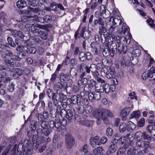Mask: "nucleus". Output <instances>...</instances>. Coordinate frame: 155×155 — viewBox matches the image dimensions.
Masks as SVG:
<instances>
[{"label":"nucleus","mask_w":155,"mask_h":155,"mask_svg":"<svg viewBox=\"0 0 155 155\" xmlns=\"http://www.w3.org/2000/svg\"><path fill=\"white\" fill-rule=\"evenodd\" d=\"M129 30L126 25L123 23L122 27L120 33H123L124 35H125L126 33L127 34L126 35L125 37H122L119 35H117L116 37L117 43L118 45V50L120 54H125L127 50V47L125 46L124 44L125 43V40L126 43L127 44H129L130 43L131 37L129 32Z\"/></svg>","instance_id":"1"},{"label":"nucleus","mask_w":155,"mask_h":155,"mask_svg":"<svg viewBox=\"0 0 155 155\" xmlns=\"http://www.w3.org/2000/svg\"><path fill=\"white\" fill-rule=\"evenodd\" d=\"M94 117L97 119L96 122L97 124L101 123V120L102 119L104 124H107L109 123L108 118L114 117L113 113L108 109L106 108H99L94 110L92 112Z\"/></svg>","instance_id":"2"},{"label":"nucleus","mask_w":155,"mask_h":155,"mask_svg":"<svg viewBox=\"0 0 155 155\" xmlns=\"http://www.w3.org/2000/svg\"><path fill=\"white\" fill-rule=\"evenodd\" d=\"M116 37L114 35L112 34L111 37L109 36L105 38V43L107 48L110 51H112L113 52L117 49V45L116 44L113 43L114 39L115 40Z\"/></svg>","instance_id":"3"},{"label":"nucleus","mask_w":155,"mask_h":155,"mask_svg":"<svg viewBox=\"0 0 155 155\" xmlns=\"http://www.w3.org/2000/svg\"><path fill=\"white\" fill-rule=\"evenodd\" d=\"M32 145V141L30 139H25L24 142L23 153L26 155H31Z\"/></svg>","instance_id":"4"},{"label":"nucleus","mask_w":155,"mask_h":155,"mask_svg":"<svg viewBox=\"0 0 155 155\" xmlns=\"http://www.w3.org/2000/svg\"><path fill=\"white\" fill-rule=\"evenodd\" d=\"M65 143L67 147L69 149L72 148L74 144L73 137L70 134H67L65 136Z\"/></svg>","instance_id":"5"},{"label":"nucleus","mask_w":155,"mask_h":155,"mask_svg":"<svg viewBox=\"0 0 155 155\" xmlns=\"http://www.w3.org/2000/svg\"><path fill=\"white\" fill-rule=\"evenodd\" d=\"M136 136L137 138H139V140H151L150 136L147 134L146 132H144L141 133L140 132H138L136 133Z\"/></svg>","instance_id":"6"},{"label":"nucleus","mask_w":155,"mask_h":155,"mask_svg":"<svg viewBox=\"0 0 155 155\" xmlns=\"http://www.w3.org/2000/svg\"><path fill=\"white\" fill-rule=\"evenodd\" d=\"M92 66H94V64L91 65L90 68H89L85 64L83 63L80 65H78V68L80 70L81 72V71H85L87 73H89L90 71L92 72H94L92 70H91Z\"/></svg>","instance_id":"7"},{"label":"nucleus","mask_w":155,"mask_h":155,"mask_svg":"<svg viewBox=\"0 0 155 155\" xmlns=\"http://www.w3.org/2000/svg\"><path fill=\"white\" fill-rule=\"evenodd\" d=\"M118 141V139L117 138L116 135L114 140L110 142L109 148L108 150L115 153L117 148V143Z\"/></svg>","instance_id":"8"},{"label":"nucleus","mask_w":155,"mask_h":155,"mask_svg":"<svg viewBox=\"0 0 155 155\" xmlns=\"http://www.w3.org/2000/svg\"><path fill=\"white\" fill-rule=\"evenodd\" d=\"M132 136L130 134H127L126 137H122L119 138L117 137V138L118 139V140L121 142L122 144L126 143H127L128 141H132V140L134 139V137H132V139H130V138H131Z\"/></svg>","instance_id":"9"},{"label":"nucleus","mask_w":155,"mask_h":155,"mask_svg":"<svg viewBox=\"0 0 155 155\" xmlns=\"http://www.w3.org/2000/svg\"><path fill=\"white\" fill-rule=\"evenodd\" d=\"M86 27H83L81 31V35L80 36H83V37L85 39H87L89 37L90 35L89 32L86 30Z\"/></svg>","instance_id":"10"},{"label":"nucleus","mask_w":155,"mask_h":155,"mask_svg":"<svg viewBox=\"0 0 155 155\" xmlns=\"http://www.w3.org/2000/svg\"><path fill=\"white\" fill-rule=\"evenodd\" d=\"M106 76L108 79H111L115 77V70L113 68H109L107 69L106 72Z\"/></svg>","instance_id":"11"},{"label":"nucleus","mask_w":155,"mask_h":155,"mask_svg":"<svg viewBox=\"0 0 155 155\" xmlns=\"http://www.w3.org/2000/svg\"><path fill=\"white\" fill-rule=\"evenodd\" d=\"M49 116V115L48 112L47 111H44L42 114H38V118L39 121H42L43 120L48 119Z\"/></svg>","instance_id":"12"},{"label":"nucleus","mask_w":155,"mask_h":155,"mask_svg":"<svg viewBox=\"0 0 155 155\" xmlns=\"http://www.w3.org/2000/svg\"><path fill=\"white\" fill-rule=\"evenodd\" d=\"M16 50L21 54V57L23 58L24 57L25 54L27 52L28 48L27 47L21 45L19 46L17 48Z\"/></svg>","instance_id":"13"},{"label":"nucleus","mask_w":155,"mask_h":155,"mask_svg":"<svg viewBox=\"0 0 155 155\" xmlns=\"http://www.w3.org/2000/svg\"><path fill=\"white\" fill-rule=\"evenodd\" d=\"M129 108H124L121 110L120 115L122 117V119L123 120H126V117L129 114Z\"/></svg>","instance_id":"14"},{"label":"nucleus","mask_w":155,"mask_h":155,"mask_svg":"<svg viewBox=\"0 0 155 155\" xmlns=\"http://www.w3.org/2000/svg\"><path fill=\"white\" fill-rule=\"evenodd\" d=\"M123 61L125 63V66H129L132 63L133 64H135L138 62V61L136 58H132V61H131L130 60H128L127 59H124Z\"/></svg>","instance_id":"15"},{"label":"nucleus","mask_w":155,"mask_h":155,"mask_svg":"<svg viewBox=\"0 0 155 155\" xmlns=\"http://www.w3.org/2000/svg\"><path fill=\"white\" fill-rule=\"evenodd\" d=\"M75 114V112L74 109L68 110L66 111V117L68 120H70Z\"/></svg>","instance_id":"16"},{"label":"nucleus","mask_w":155,"mask_h":155,"mask_svg":"<svg viewBox=\"0 0 155 155\" xmlns=\"http://www.w3.org/2000/svg\"><path fill=\"white\" fill-rule=\"evenodd\" d=\"M149 144L148 142L147 141H143L142 140L138 141L136 143V145L137 147H148Z\"/></svg>","instance_id":"17"},{"label":"nucleus","mask_w":155,"mask_h":155,"mask_svg":"<svg viewBox=\"0 0 155 155\" xmlns=\"http://www.w3.org/2000/svg\"><path fill=\"white\" fill-rule=\"evenodd\" d=\"M27 4L25 1L22 0H19L16 2L17 7L20 9H22L26 6Z\"/></svg>","instance_id":"18"},{"label":"nucleus","mask_w":155,"mask_h":155,"mask_svg":"<svg viewBox=\"0 0 155 155\" xmlns=\"http://www.w3.org/2000/svg\"><path fill=\"white\" fill-rule=\"evenodd\" d=\"M8 78L5 71H3L0 72V82L3 81L5 82L8 80Z\"/></svg>","instance_id":"19"},{"label":"nucleus","mask_w":155,"mask_h":155,"mask_svg":"<svg viewBox=\"0 0 155 155\" xmlns=\"http://www.w3.org/2000/svg\"><path fill=\"white\" fill-rule=\"evenodd\" d=\"M149 78L150 81L155 80V68L153 69L152 67L150 69V71H149Z\"/></svg>","instance_id":"20"},{"label":"nucleus","mask_w":155,"mask_h":155,"mask_svg":"<svg viewBox=\"0 0 155 155\" xmlns=\"http://www.w3.org/2000/svg\"><path fill=\"white\" fill-rule=\"evenodd\" d=\"M38 36L42 39L46 40L48 37V33L43 31H41L38 33Z\"/></svg>","instance_id":"21"},{"label":"nucleus","mask_w":155,"mask_h":155,"mask_svg":"<svg viewBox=\"0 0 155 155\" xmlns=\"http://www.w3.org/2000/svg\"><path fill=\"white\" fill-rule=\"evenodd\" d=\"M93 152L95 155H101L103 153V149L102 147H99L94 149Z\"/></svg>","instance_id":"22"},{"label":"nucleus","mask_w":155,"mask_h":155,"mask_svg":"<svg viewBox=\"0 0 155 155\" xmlns=\"http://www.w3.org/2000/svg\"><path fill=\"white\" fill-rule=\"evenodd\" d=\"M101 15L104 18H107L110 16V12L106 9H104L102 10L101 9Z\"/></svg>","instance_id":"23"},{"label":"nucleus","mask_w":155,"mask_h":155,"mask_svg":"<svg viewBox=\"0 0 155 155\" xmlns=\"http://www.w3.org/2000/svg\"><path fill=\"white\" fill-rule=\"evenodd\" d=\"M103 86L99 82L96 83L95 87L96 91L99 92L100 93L103 92Z\"/></svg>","instance_id":"24"},{"label":"nucleus","mask_w":155,"mask_h":155,"mask_svg":"<svg viewBox=\"0 0 155 155\" xmlns=\"http://www.w3.org/2000/svg\"><path fill=\"white\" fill-rule=\"evenodd\" d=\"M137 153L138 151L134 147L130 148L127 151V154L128 155H134Z\"/></svg>","instance_id":"25"},{"label":"nucleus","mask_w":155,"mask_h":155,"mask_svg":"<svg viewBox=\"0 0 155 155\" xmlns=\"http://www.w3.org/2000/svg\"><path fill=\"white\" fill-rule=\"evenodd\" d=\"M136 127V125L131 121H129L127 124V130L128 131L133 130Z\"/></svg>","instance_id":"26"},{"label":"nucleus","mask_w":155,"mask_h":155,"mask_svg":"<svg viewBox=\"0 0 155 155\" xmlns=\"http://www.w3.org/2000/svg\"><path fill=\"white\" fill-rule=\"evenodd\" d=\"M34 138H33L32 140L31 139H30L32 141H33L34 146L35 148H36V149H37L41 145V143H42V141H41L40 140L38 139L37 140L35 141V140H34Z\"/></svg>","instance_id":"27"},{"label":"nucleus","mask_w":155,"mask_h":155,"mask_svg":"<svg viewBox=\"0 0 155 155\" xmlns=\"http://www.w3.org/2000/svg\"><path fill=\"white\" fill-rule=\"evenodd\" d=\"M15 72L12 74V77L16 78V74L18 76L22 75L23 73V71L21 69L17 68L15 70Z\"/></svg>","instance_id":"28"},{"label":"nucleus","mask_w":155,"mask_h":155,"mask_svg":"<svg viewBox=\"0 0 155 155\" xmlns=\"http://www.w3.org/2000/svg\"><path fill=\"white\" fill-rule=\"evenodd\" d=\"M40 10L38 8H30L27 10V13L29 14L30 12H33L35 13H37L40 11Z\"/></svg>","instance_id":"29"},{"label":"nucleus","mask_w":155,"mask_h":155,"mask_svg":"<svg viewBox=\"0 0 155 155\" xmlns=\"http://www.w3.org/2000/svg\"><path fill=\"white\" fill-rule=\"evenodd\" d=\"M32 17L35 18L36 21L42 23L45 22V17H38L37 15H35Z\"/></svg>","instance_id":"30"},{"label":"nucleus","mask_w":155,"mask_h":155,"mask_svg":"<svg viewBox=\"0 0 155 155\" xmlns=\"http://www.w3.org/2000/svg\"><path fill=\"white\" fill-rule=\"evenodd\" d=\"M140 115V113L139 110L134 111L130 114L132 118H138Z\"/></svg>","instance_id":"31"},{"label":"nucleus","mask_w":155,"mask_h":155,"mask_svg":"<svg viewBox=\"0 0 155 155\" xmlns=\"http://www.w3.org/2000/svg\"><path fill=\"white\" fill-rule=\"evenodd\" d=\"M88 79L86 78H82L78 81V84L80 86H83L87 83Z\"/></svg>","instance_id":"32"},{"label":"nucleus","mask_w":155,"mask_h":155,"mask_svg":"<svg viewBox=\"0 0 155 155\" xmlns=\"http://www.w3.org/2000/svg\"><path fill=\"white\" fill-rule=\"evenodd\" d=\"M63 86V84L60 82H57L54 85V87L55 90H56L57 94H58L59 89H62Z\"/></svg>","instance_id":"33"},{"label":"nucleus","mask_w":155,"mask_h":155,"mask_svg":"<svg viewBox=\"0 0 155 155\" xmlns=\"http://www.w3.org/2000/svg\"><path fill=\"white\" fill-rule=\"evenodd\" d=\"M55 18L56 17L55 16L47 15L45 17V22H48L54 20Z\"/></svg>","instance_id":"34"},{"label":"nucleus","mask_w":155,"mask_h":155,"mask_svg":"<svg viewBox=\"0 0 155 155\" xmlns=\"http://www.w3.org/2000/svg\"><path fill=\"white\" fill-rule=\"evenodd\" d=\"M86 53H85L84 52L82 51L80 52L79 53V56L80 60L82 61H84L86 60Z\"/></svg>","instance_id":"35"},{"label":"nucleus","mask_w":155,"mask_h":155,"mask_svg":"<svg viewBox=\"0 0 155 155\" xmlns=\"http://www.w3.org/2000/svg\"><path fill=\"white\" fill-rule=\"evenodd\" d=\"M58 94H59L58 100L59 102H62L66 99L67 96L63 93L60 92Z\"/></svg>","instance_id":"36"},{"label":"nucleus","mask_w":155,"mask_h":155,"mask_svg":"<svg viewBox=\"0 0 155 155\" xmlns=\"http://www.w3.org/2000/svg\"><path fill=\"white\" fill-rule=\"evenodd\" d=\"M127 125L124 123H121L119 127V130L120 132H123L126 129Z\"/></svg>","instance_id":"37"},{"label":"nucleus","mask_w":155,"mask_h":155,"mask_svg":"<svg viewBox=\"0 0 155 155\" xmlns=\"http://www.w3.org/2000/svg\"><path fill=\"white\" fill-rule=\"evenodd\" d=\"M148 25L152 28L155 27V21L153 20L151 18H149L146 21Z\"/></svg>","instance_id":"38"},{"label":"nucleus","mask_w":155,"mask_h":155,"mask_svg":"<svg viewBox=\"0 0 155 155\" xmlns=\"http://www.w3.org/2000/svg\"><path fill=\"white\" fill-rule=\"evenodd\" d=\"M41 131H42L43 134H44L46 137L48 136L50 134V132L47 129H43V130L41 129H39L37 131L38 134V133Z\"/></svg>","instance_id":"39"},{"label":"nucleus","mask_w":155,"mask_h":155,"mask_svg":"<svg viewBox=\"0 0 155 155\" xmlns=\"http://www.w3.org/2000/svg\"><path fill=\"white\" fill-rule=\"evenodd\" d=\"M77 112L79 114H82L85 111L84 107L82 105H80L77 107Z\"/></svg>","instance_id":"40"},{"label":"nucleus","mask_w":155,"mask_h":155,"mask_svg":"<svg viewBox=\"0 0 155 155\" xmlns=\"http://www.w3.org/2000/svg\"><path fill=\"white\" fill-rule=\"evenodd\" d=\"M66 120L63 119V120L62 122L61 123H55V126L56 128L58 129L61 126V125L64 126L66 124Z\"/></svg>","instance_id":"41"},{"label":"nucleus","mask_w":155,"mask_h":155,"mask_svg":"<svg viewBox=\"0 0 155 155\" xmlns=\"http://www.w3.org/2000/svg\"><path fill=\"white\" fill-rule=\"evenodd\" d=\"M47 94L48 97L50 98H51L52 97H53L54 95H56V94L54 93L52 90L50 89H47Z\"/></svg>","instance_id":"42"},{"label":"nucleus","mask_w":155,"mask_h":155,"mask_svg":"<svg viewBox=\"0 0 155 155\" xmlns=\"http://www.w3.org/2000/svg\"><path fill=\"white\" fill-rule=\"evenodd\" d=\"M125 149L123 147H120L117 152V155H124L125 152Z\"/></svg>","instance_id":"43"},{"label":"nucleus","mask_w":155,"mask_h":155,"mask_svg":"<svg viewBox=\"0 0 155 155\" xmlns=\"http://www.w3.org/2000/svg\"><path fill=\"white\" fill-rule=\"evenodd\" d=\"M14 60L11 58L10 60H5L4 62L5 64L7 66L13 65L14 64Z\"/></svg>","instance_id":"44"},{"label":"nucleus","mask_w":155,"mask_h":155,"mask_svg":"<svg viewBox=\"0 0 155 155\" xmlns=\"http://www.w3.org/2000/svg\"><path fill=\"white\" fill-rule=\"evenodd\" d=\"M112 23L114 24V25L119 24L120 25L121 23V20L116 18H113Z\"/></svg>","instance_id":"45"},{"label":"nucleus","mask_w":155,"mask_h":155,"mask_svg":"<svg viewBox=\"0 0 155 155\" xmlns=\"http://www.w3.org/2000/svg\"><path fill=\"white\" fill-rule=\"evenodd\" d=\"M117 29V26H115L114 24H113L109 29V34H111L112 32L114 31L116 29Z\"/></svg>","instance_id":"46"},{"label":"nucleus","mask_w":155,"mask_h":155,"mask_svg":"<svg viewBox=\"0 0 155 155\" xmlns=\"http://www.w3.org/2000/svg\"><path fill=\"white\" fill-rule=\"evenodd\" d=\"M100 34L101 35L102 33H103L104 35H106L107 34V30L105 27H101L99 28Z\"/></svg>","instance_id":"47"},{"label":"nucleus","mask_w":155,"mask_h":155,"mask_svg":"<svg viewBox=\"0 0 155 155\" xmlns=\"http://www.w3.org/2000/svg\"><path fill=\"white\" fill-rule=\"evenodd\" d=\"M28 50L27 53L28 54H35L36 51V49L35 48L33 47H28Z\"/></svg>","instance_id":"48"},{"label":"nucleus","mask_w":155,"mask_h":155,"mask_svg":"<svg viewBox=\"0 0 155 155\" xmlns=\"http://www.w3.org/2000/svg\"><path fill=\"white\" fill-rule=\"evenodd\" d=\"M88 148L87 145L85 144L83 147L82 149H80V151L81 152L83 151L84 153V154H86V153H88L90 152L88 150Z\"/></svg>","instance_id":"49"},{"label":"nucleus","mask_w":155,"mask_h":155,"mask_svg":"<svg viewBox=\"0 0 155 155\" xmlns=\"http://www.w3.org/2000/svg\"><path fill=\"white\" fill-rule=\"evenodd\" d=\"M103 87V92L105 91L106 93H108L110 91V86L108 84H105Z\"/></svg>","instance_id":"50"},{"label":"nucleus","mask_w":155,"mask_h":155,"mask_svg":"<svg viewBox=\"0 0 155 155\" xmlns=\"http://www.w3.org/2000/svg\"><path fill=\"white\" fill-rule=\"evenodd\" d=\"M41 122H42L41 124V126L43 128V129H47L48 127V126L49 125L47 121H44V120Z\"/></svg>","instance_id":"51"},{"label":"nucleus","mask_w":155,"mask_h":155,"mask_svg":"<svg viewBox=\"0 0 155 155\" xmlns=\"http://www.w3.org/2000/svg\"><path fill=\"white\" fill-rule=\"evenodd\" d=\"M149 75H150V74H149V71H145L142 74V79L144 80H146L147 78H149Z\"/></svg>","instance_id":"52"},{"label":"nucleus","mask_w":155,"mask_h":155,"mask_svg":"<svg viewBox=\"0 0 155 155\" xmlns=\"http://www.w3.org/2000/svg\"><path fill=\"white\" fill-rule=\"evenodd\" d=\"M1 18L3 20V21L5 23H7V19H8V17L6 15V14L4 13H2L1 14Z\"/></svg>","instance_id":"53"},{"label":"nucleus","mask_w":155,"mask_h":155,"mask_svg":"<svg viewBox=\"0 0 155 155\" xmlns=\"http://www.w3.org/2000/svg\"><path fill=\"white\" fill-rule=\"evenodd\" d=\"M7 40L9 44L10 45V46L13 47H15V45L12 40V38L10 37H8L7 38Z\"/></svg>","instance_id":"54"},{"label":"nucleus","mask_w":155,"mask_h":155,"mask_svg":"<svg viewBox=\"0 0 155 155\" xmlns=\"http://www.w3.org/2000/svg\"><path fill=\"white\" fill-rule=\"evenodd\" d=\"M84 110L86 113L89 114L92 111V108L91 106L88 105L86 107Z\"/></svg>","instance_id":"55"},{"label":"nucleus","mask_w":155,"mask_h":155,"mask_svg":"<svg viewBox=\"0 0 155 155\" xmlns=\"http://www.w3.org/2000/svg\"><path fill=\"white\" fill-rule=\"evenodd\" d=\"M91 139L94 141V143H95V144H96L97 145H100V143H99V137L98 136H95L94 138H91Z\"/></svg>","instance_id":"56"},{"label":"nucleus","mask_w":155,"mask_h":155,"mask_svg":"<svg viewBox=\"0 0 155 155\" xmlns=\"http://www.w3.org/2000/svg\"><path fill=\"white\" fill-rule=\"evenodd\" d=\"M87 91L89 93L88 97L89 100L92 101L93 99H94V94H93L91 91L89 90Z\"/></svg>","instance_id":"57"},{"label":"nucleus","mask_w":155,"mask_h":155,"mask_svg":"<svg viewBox=\"0 0 155 155\" xmlns=\"http://www.w3.org/2000/svg\"><path fill=\"white\" fill-rule=\"evenodd\" d=\"M145 123V120L143 118L140 119L138 122V126L139 127H142L144 126Z\"/></svg>","instance_id":"58"},{"label":"nucleus","mask_w":155,"mask_h":155,"mask_svg":"<svg viewBox=\"0 0 155 155\" xmlns=\"http://www.w3.org/2000/svg\"><path fill=\"white\" fill-rule=\"evenodd\" d=\"M19 55L18 56L13 55L12 56V58L17 61H19L21 60V58H22V57H21V54L20 53H19Z\"/></svg>","instance_id":"59"},{"label":"nucleus","mask_w":155,"mask_h":155,"mask_svg":"<svg viewBox=\"0 0 155 155\" xmlns=\"http://www.w3.org/2000/svg\"><path fill=\"white\" fill-rule=\"evenodd\" d=\"M94 99L97 100H99L101 97V94L99 92L96 91L94 93Z\"/></svg>","instance_id":"60"},{"label":"nucleus","mask_w":155,"mask_h":155,"mask_svg":"<svg viewBox=\"0 0 155 155\" xmlns=\"http://www.w3.org/2000/svg\"><path fill=\"white\" fill-rule=\"evenodd\" d=\"M53 101V104L54 106H56L58 103L59 100L58 101L57 99V96L54 95L53 97H52Z\"/></svg>","instance_id":"61"},{"label":"nucleus","mask_w":155,"mask_h":155,"mask_svg":"<svg viewBox=\"0 0 155 155\" xmlns=\"http://www.w3.org/2000/svg\"><path fill=\"white\" fill-rule=\"evenodd\" d=\"M107 141V139L106 137H102L100 140L99 143L100 145L101 144H104Z\"/></svg>","instance_id":"62"},{"label":"nucleus","mask_w":155,"mask_h":155,"mask_svg":"<svg viewBox=\"0 0 155 155\" xmlns=\"http://www.w3.org/2000/svg\"><path fill=\"white\" fill-rule=\"evenodd\" d=\"M94 44V43H92L91 44V45L92 48V51L95 55H97V49L95 46H93Z\"/></svg>","instance_id":"63"},{"label":"nucleus","mask_w":155,"mask_h":155,"mask_svg":"<svg viewBox=\"0 0 155 155\" xmlns=\"http://www.w3.org/2000/svg\"><path fill=\"white\" fill-rule=\"evenodd\" d=\"M42 141L43 142H45L46 143L49 142L51 140V138L49 137H48L47 136L45 137H42Z\"/></svg>","instance_id":"64"}]
</instances>
